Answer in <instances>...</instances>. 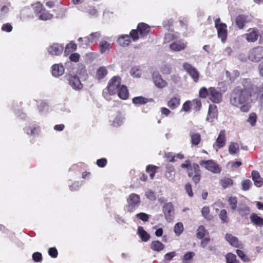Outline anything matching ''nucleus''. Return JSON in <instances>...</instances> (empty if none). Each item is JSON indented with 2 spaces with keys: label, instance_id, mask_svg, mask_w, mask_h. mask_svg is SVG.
<instances>
[{
  "label": "nucleus",
  "instance_id": "obj_1",
  "mask_svg": "<svg viewBox=\"0 0 263 263\" xmlns=\"http://www.w3.org/2000/svg\"><path fill=\"white\" fill-rule=\"evenodd\" d=\"M251 93L249 88L237 87L230 96V103L235 107H240L242 112H248L250 108Z\"/></svg>",
  "mask_w": 263,
  "mask_h": 263
},
{
  "label": "nucleus",
  "instance_id": "obj_2",
  "mask_svg": "<svg viewBox=\"0 0 263 263\" xmlns=\"http://www.w3.org/2000/svg\"><path fill=\"white\" fill-rule=\"evenodd\" d=\"M121 86V78L117 76L112 77L109 81L107 88L103 90V97L106 100H109L110 96L116 94Z\"/></svg>",
  "mask_w": 263,
  "mask_h": 263
},
{
  "label": "nucleus",
  "instance_id": "obj_3",
  "mask_svg": "<svg viewBox=\"0 0 263 263\" xmlns=\"http://www.w3.org/2000/svg\"><path fill=\"white\" fill-rule=\"evenodd\" d=\"M127 204L125 206L127 212L132 213L139 206L141 200L140 196L135 193L130 194L126 199Z\"/></svg>",
  "mask_w": 263,
  "mask_h": 263
},
{
  "label": "nucleus",
  "instance_id": "obj_4",
  "mask_svg": "<svg viewBox=\"0 0 263 263\" xmlns=\"http://www.w3.org/2000/svg\"><path fill=\"white\" fill-rule=\"evenodd\" d=\"M137 30H132L130 32V36L134 41H136L139 39L138 32L141 37H144L149 32L150 27L145 23H140L137 26Z\"/></svg>",
  "mask_w": 263,
  "mask_h": 263
},
{
  "label": "nucleus",
  "instance_id": "obj_5",
  "mask_svg": "<svg viewBox=\"0 0 263 263\" xmlns=\"http://www.w3.org/2000/svg\"><path fill=\"white\" fill-rule=\"evenodd\" d=\"M248 57L253 62H258L263 59V47L257 46L251 49L248 52Z\"/></svg>",
  "mask_w": 263,
  "mask_h": 263
},
{
  "label": "nucleus",
  "instance_id": "obj_6",
  "mask_svg": "<svg viewBox=\"0 0 263 263\" xmlns=\"http://www.w3.org/2000/svg\"><path fill=\"white\" fill-rule=\"evenodd\" d=\"M64 78L74 90H79L83 88V84L76 74H67L65 76Z\"/></svg>",
  "mask_w": 263,
  "mask_h": 263
},
{
  "label": "nucleus",
  "instance_id": "obj_7",
  "mask_svg": "<svg viewBox=\"0 0 263 263\" xmlns=\"http://www.w3.org/2000/svg\"><path fill=\"white\" fill-rule=\"evenodd\" d=\"M199 164L215 174H219L221 171L220 166L212 160H202L199 162Z\"/></svg>",
  "mask_w": 263,
  "mask_h": 263
},
{
  "label": "nucleus",
  "instance_id": "obj_8",
  "mask_svg": "<svg viewBox=\"0 0 263 263\" xmlns=\"http://www.w3.org/2000/svg\"><path fill=\"white\" fill-rule=\"evenodd\" d=\"M215 27L217 30V33L219 38L224 43L227 37V25L225 24L221 23L219 18L215 20Z\"/></svg>",
  "mask_w": 263,
  "mask_h": 263
},
{
  "label": "nucleus",
  "instance_id": "obj_9",
  "mask_svg": "<svg viewBox=\"0 0 263 263\" xmlns=\"http://www.w3.org/2000/svg\"><path fill=\"white\" fill-rule=\"evenodd\" d=\"M101 36V33L100 31L92 32L89 35L85 37V44H80V47L86 48L91 44L96 43Z\"/></svg>",
  "mask_w": 263,
  "mask_h": 263
},
{
  "label": "nucleus",
  "instance_id": "obj_10",
  "mask_svg": "<svg viewBox=\"0 0 263 263\" xmlns=\"http://www.w3.org/2000/svg\"><path fill=\"white\" fill-rule=\"evenodd\" d=\"M163 212L166 220L170 222L174 218V209L171 202L165 203L163 207Z\"/></svg>",
  "mask_w": 263,
  "mask_h": 263
},
{
  "label": "nucleus",
  "instance_id": "obj_11",
  "mask_svg": "<svg viewBox=\"0 0 263 263\" xmlns=\"http://www.w3.org/2000/svg\"><path fill=\"white\" fill-rule=\"evenodd\" d=\"M184 69L189 74L194 81L197 83L198 81L199 73L197 69L188 63H184L183 65Z\"/></svg>",
  "mask_w": 263,
  "mask_h": 263
},
{
  "label": "nucleus",
  "instance_id": "obj_12",
  "mask_svg": "<svg viewBox=\"0 0 263 263\" xmlns=\"http://www.w3.org/2000/svg\"><path fill=\"white\" fill-rule=\"evenodd\" d=\"M64 50V46L62 44L53 43L50 45L47 48V51L52 56L60 55Z\"/></svg>",
  "mask_w": 263,
  "mask_h": 263
},
{
  "label": "nucleus",
  "instance_id": "obj_13",
  "mask_svg": "<svg viewBox=\"0 0 263 263\" xmlns=\"http://www.w3.org/2000/svg\"><path fill=\"white\" fill-rule=\"evenodd\" d=\"M226 137L225 134V130H221L215 142L213 144V147L217 151L218 149L221 148L226 145Z\"/></svg>",
  "mask_w": 263,
  "mask_h": 263
},
{
  "label": "nucleus",
  "instance_id": "obj_14",
  "mask_svg": "<svg viewBox=\"0 0 263 263\" xmlns=\"http://www.w3.org/2000/svg\"><path fill=\"white\" fill-rule=\"evenodd\" d=\"M153 80L155 85L158 88H163L167 85V82L162 78L160 74L157 71L153 72Z\"/></svg>",
  "mask_w": 263,
  "mask_h": 263
},
{
  "label": "nucleus",
  "instance_id": "obj_15",
  "mask_svg": "<svg viewBox=\"0 0 263 263\" xmlns=\"http://www.w3.org/2000/svg\"><path fill=\"white\" fill-rule=\"evenodd\" d=\"M209 97L211 101L214 103H219L222 100L221 93L214 87L209 88Z\"/></svg>",
  "mask_w": 263,
  "mask_h": 263
},
{
  "label": "nucleus",
  "instance_id": "obj_16",
  "mask_svg": "<svg viewBox=\"0 0 263 263\" xmlns=\"http://www.w3.org/2000/svg\"><path fill=\"white\" fill-rule=\"evenodd\" d=\"M218 110L217 106L214 104H210L209 107L208 115L206 117V121L212 122L214 119L217 117Z\"/></svg>",
  "mask_w": 263,
  "mask_h": 263
},
{
  "label": "nucleus",
  "instance_id": "obj_17",
  "mask_svg": "<svg viewBox=\"0 0 263 263\" xmlns=\"http://www.w3.org/2000/svg\"><path fill=\"white\" fill-rule=\"evenodd\" d=\"M26 134L33 137L39 135L40 132V127L38 125L33 124L24 128Z\"/></svg>",
  "mask_w": 263,
  "mask_h": 263
},
{
  "label": "nucleus",
  "instance_id": "obj_18",
  "mask_svg": "<svg viewBox=\"0 0 263 263\" xmlns=\"http://www.w3.org/2000/svg\"><path fill=\"white\" fill-rule=\"evenodd\" d=\"M176 171L174 167L172 165H168L165 172V177L171 182H175Z\"/></svg>",
  "mask_w": 263,
  "mask_h": 263
},
{
  "label": "nucleus",
  "instance_id": "obj_19",
  "mask_svg": "<svg viewBox=\"0 0 263 263\" xmlns=\"http://www.w3.org/2000/svg\"><path fill=\"white\" fill-rule=\"evenodd\" d=\"M186 43H184L183 41H177L172 42L170 45V49L176 52H179L184 50L186 48Z\"/></svg>",
  "mask_w": 263,
  "mask_h": 263
},
{
  "label": "nucleus",
  "instance_id": "obj_20",
  "mask_svg": "<svg viewBox=\"0 0 263 263\" xmlns=\"http://www.w3.org/2000/svg\"><path fill=\"white\" fill-rule=\"evenodd\" d=\"M64 67L61 64H56L52 66V74L55 77L62 76L64 72Z\"/></svg>",
  "mask_w": 263,
  "mask_h": 263
},
{
  "label": "nucleus",
  "instance_id": "obj_21",
  "mask_svg": "<svg viewBox=\"0 0 263 263\" xmlns=\"http://www.w3.org/2000/svg\"><path fill=\"white\" fill-rule=\"evenodd\" d=\"M191 138V143L193 145H198L201 141V136L199 133L191 130L189 133Z\"/></svg>",
  "mask_w": 263,
  "mask_h": 263
},
{
  "label": "nucleus",
  "instance_id": "obj_22",
  "mask_svg": "<svg viewBox=\"0 0 263 263\" xmlns=\"http://www.w3.org/2000/svg\"><path fill=\"white\" fill-rule=\"evenodd\" d=\"M251 174L255 185L257 187L261 186L263 185V179L260 177L258 172L257 171H253Z\"/></svg>",
  "mask_w": 263,
  "mask_h": 263
},
{
  "label": "nucleus",
  "instance_id": "obj_23",
  "mask_svg": "<svg viewBox=\"0 0 263 263\" xmlns=\"http://www.w3.org/2000/svg\"><path fill=\"white\" fill-rule=\"evenodd\" d=\"M111 48V44L106 41H101L99 43V51L101 54H103L109 51Z\"/></svg>",
  "mask_w": 263,
  "mask_h": 263
},
{
  "label": "nucleus",
  "instance_id": "obj_24",
  "mask_svg": "<svg viewBox=\"0 0 263 263\" xmlns=\"http://www.w3.org/2000/svg\"><path fill=\"white\" fill-rule=\"evenodd\" d=\"M108 70L105 67L102 66L97 69L96 73V78L100 81L103 79L107 74Z\"/></svg>",
  "mask_w": 263,
  "mask_h": 263
},
{
  "label": "nucleus",
  "instance_id": "obj_25",
  "mask_svg": "<svg viewBox=\"0 0 263 263\" xmlns=\"http://www.w3.org/2000/svg\"><path fill=\"white\" fill-rule=\"evenodd\" d=\"M117 42L122 47H126L129 45L131 42L130 36L128 35L124 34L119 37Z\"/></svg>",
  "mask_w": 263,
  "mask_h": 263
},
{
  "label": "nucleus",
  "instance_id": "obj_26",
  "mask_svg": "<svg viewBox=\"0 0 263 263\" xmlns=\"http://www.w3.org/2000/svg\"><path fill=\"white\" fill-rule=\"evenodd\" d=\"M124 117L121 113L118 114L112 121L111 125L118 127L123 124L124 121Z\"/></svg>",
  "mask_w": 263,
  "mask_h": 263
},
{
  "label": "nucleus",
  "instance_id": "obj_27",
  "mask_svg": "<svg viewBox=\"0 0 263 263\" xmlns=\"http://www.w3.org/2000/svg\"><path fill=\"white\" fill-rule=\"evenodd\" d=\"M150 247L153 251L160 252L164 249L165 246L158 240H154L151 242Z\"/></svg>",
  "mask_w": 263,
  "mask_h": 263
},
{
  "label": "nucleus",
  "instance_id": "obj_28",
  "mask_svg": "<svg viewBox=\"0 0 263 263\" xmlns=\"http://www.w3.org/2000/svg\"><path fill=\"white\" fill-rule=\"evenodd\" d=\"M11 4L8 3L6 5H4L0 8V20L5 18L10 11Z\"/></svg>",
  "mask_w": 263,
  "mask_h": 263
},
{
  "label": "nucleus",
  "instance_id": "obj_29",
  "mask_svg": "<svg viewBox=\"0 0 263 263\" xmlns=\"http://www.w3.org/2000/svg\"><path fill=\"white\" fill-rule=\"evenodd\" d=\"M180 98L177 97L172 98L167 102L168 107L171 109H175L180 105Z\"/></svg>",
  "mask_w": 263,
  "mask_h": 263
},
{
  "label": "nucleus",
  "instance_id": "obj_30",
  "mask_svg": "<svg viewBox=\"0 0 263 263\" xmlns=\"http://www.w3.org/2000/svg\"><path fill=\"white\" fill-rule=\"evenodd\" d=\"M247 41L249 42H254L257 41L258 37V33L254 30L244 35Z\"/></svg>",
  "mask_w": 263,
  "mask_h": 263
},
{
  "label": "nucleus",
  "instance_id": "obj_31",
  "mask_svg": "<svg viewBox=\"0 0 263 263\" xmlns=\"http://www.w3.org/2000/svg\"><path fill=\"white\" fill-rule=\"evenodd\" d=\"M250 218L254 224L259 227L263 226V218L259 217L257 214L252 213Z\"/></svg>",
  "mask_w": 263,
  "mask_h": 263
},
{
  "label": "nucleus",
  "instance_id": "obj_32",
  "mask_svg": "<svg viewBox=\"0 0 263 263\" xmlns=\"http://www.w3.org/2000/svg\"><path fill=\"white\" fill-rule=\"evenodd\" d=\"M138 234L143 241L146 242L149 238V235L143 229V227H139L138 228Z\"/></svg>",
  "mask_w": 263,
  "mask_h": 263
},
{
  "label": "nucleus",
  "instance_id": "obj_33",
  "mask_svg": "<svg viewBox=\"0 0 263 263\" xmlns=\"http://www.w3.org/2000/svg\"><path fill=\"white\" fill-rule=\"evenodd\" d=\"M118 95L121 99L126 100L128 97V91L127 87L124 85H122L117 92Z\"/></svg>",
  "mask_w": 263,
  "mask_h": 263
},
{
  "label": "nucleus",
  "instance_id": "obj_34",
  "mask_svg": "<svg viewBox=\"0 0 263 263\" xmlns=\"http://www.w3.org/2000/svg\"><path fill=\"white\" fill-rule=\"evenodd\" d=\"M226 239L233 247H239V243L238 239L231 234H227L225 236Z\"/></svg>",
  "mask_w": 263,
  "mask_h": 263
},
{
  "label": "nucleus",
  "instance_id": "obj_35",
  "mask_svg": "<svg viewBox=\"0 0 263 263\" xmlns=\"http://www.w3.org/2000/svg\"><path fill=\"white\" fill-rule=\"evenodd\" d=\"M219 183L223 189H226L233 185V181L231 178L224 177L220 180Z\"/></svg>",
  "mask_w": 263,
  "mask_h": 263
},
{
  "label": "nucleus",
  "instance_id": "obj_36",
  "mask_svg": "<svg viewBox=\"0 0 263 263\" xmlns=\"http://www.w3.org/2000/svg\"><path fill=\"white\" fill-rule=\"evenodd\" d=\"M246 17L245 15H240L236 17L235 20L236 24L237 27L242 29L243 28L246 22Z\"/></svg>",
  "mask_w": 263,
  "mask_h": 263
},
{
  "label": "nucleus",
  "instance_id": "obj_37",
  "mask_svg": "<svg viewBox=\"0 0 263 263\" xmlns=\"http://www.w3.org/2000/svg\"><path fill=\"white\" fill-rule=\"evenodd\" d=\"M239 151V147L238 144L235 142H231L229 147V153L233 155L238 153Z\"/></svg>",
  "mask_w": 263,
  "mask_h": 263
},
{
  "label": "nucleus",
  "instance_id": "obj_38",
  "mask_svg": "<svg viewBox=\"0 0 263 263\" xmlns=\"http://www.w3.org/2000/svg\"><path fill=\"white\" fill-rule=\"evenodd\" d=\"M53 16V14L50 13L44 9L42 12L39 15V18L41 20L46 21L51 19Z\"/></svg>",
  "mask_w": 263,
  "mask_h": 263
},
{
  "label": "nucleus",
  "instance_id": "obj_39",
  "mask_svg": "<svg viewBox=\"0 0 263 263\" xmlns=\"http://www.w3.org/2000/svg\"><path fill=\"white\" fill-rule=\"evenodd\" d=\"M77 46L73 42H70L65 47L64 51L65 55H67L69 52L75 51L77 49Z\"/></svg>",
  "mask_w": 263,
  "mask_h": 263
},
{
  "label": "nucleus",
  "instance_id": "obj_40",
  "mask_svg": "<svg viewBox=\"0 0 263 263\" xmlns=\"http://www.w3.org/2000/svg\"><path fill=\"white\" fill-rule=\"evenodd\" d=\"M133 103L136 105H142L147 102V99L143 97H136L133 99Z\"/></svg>",
  "mask_w": 263,
  "mask_h": 263
},
{
  "label": "nucleus",
  "instance_id": "obj_41",
  "mask_svg": "<svg viewBox=\"0 0 263 263\" xmlns=\"http://www.w3.org/2000/svg\"><path fill=\"white\" fill-rule=\"evenodd\" d=\"M227 263H239V261L236 259V256L235 254L229 253L226 256Z\"/></svg>",
  "mask_w": 263,
  "mask_h": 263
},
{
  "label": "nucleus",
  "instance_id": "obj_42",
  "mask_svg": "<svg viewBox=\"0 0 263 263\" xmlns=\"http://www.w3.org/2000/svg\"><path fill=\"white\" fill-rule=\"evenodd\" d=\"M157 168V167L155 165H149L147 166L146 171L147 173H149V176L151 179L154 178Z\"/></svg>",
  "mask_w": 263,
  "mask_h": 263
},
{
  "label": "nucleus",
  "instance_id": "obj_43",
  "mask_svg": "<svg viewBox=\"0 0 263 263\" xmlns=\"http://www.w3.org/2000/svg\"><path fill=\"white\" fill-rule=\"evenodd\" d=\"M33 8L34 9V13L37 15H40L44 10L42 4L40 2H37L33 5Z\"/></svg>",
  "mask_w": 263,
  "mask_h": 263
},
{
  "label": "nucleus",
  "instance_id": "obj_44",
  "mask_svg": "<svg viewBox=\"0 0 263 263\" xmlns=\"http://www.w3.org/2000/svg\"><path fill=\"white\" fill-rule=\"evenodd\" d=\"M189 177H192V180L195 184H197L200 180V174H193V172L187 171Z\"/></svg>",
  "mask_w": 263,
  "mask_h": 263
},
{
  "label": "nucleus",
  "instance_id": "obj_45",
  "mask_svg": "<svg viewBox=\"0 0 263 263\" xmlns=\"http://www.w3.org/2000/svg\"><path fill=\"white\" fill-rule=\"evenodd\" d=\"M229 205L232 210H235L237 207V200L235 197H230L228 200Z\"/></svg>",
  "mask_w": 263,
  "mask_h": 263
},
{
  "label": "nucleus",
  "instance_id": "obj_46",
  "mask_svg": "<svg viewBox=\"0 0 263 263\" xmlns=\"http://www.w3.org/2000/svg\"><path fill=\"white\" fill-rule=\"evenodd\" d=\"M130 74L132 76L139 78L141 74V70L138 66H134L131 68Z\"/></svg>",
  "mask_w": 263,
  "mask_h": 263
},
{
  "label": "nucleus",
  "instance_id": "obj_47",
  "mask_svg": "<svg viewBox=\"0 0 263 263\" xmlns=\"http://www.w3.org/2000/svg\"><path fill=\"white\" fill-rule=\"evenodd\" d=\"M183 231V226L181 222L177 223L174 227V232L176 235H180Z\"/></svg>",
  "mask_w": 263,
  "mask_h": 263
},
{
  "label": "nucleus",
  "instance_id": "obj_48",
  "mask_svg": "<svg viewBox=\"0 0 263 263\" xmlns=\"http://www.w3.org/2000/svg\"><path fill=\"white\" fill-rule=\"evenodd\" d=\"M145 195L148 199L151 201L156 200L157 198L155 192L151 190H147L145 193Z\"/></svg>",
  "mask_w": 263,
  "mask_h": 263
},
{
  "label": "nucleus",
  "instance_id": "obj_49",
  "mask_svg": "<svg viewBox=\"0 0 263 263\" xmlns=\"http://www.w3.org/2000/svg\"><path fill=\"white\" fill-rule=\"evenodd\" d=\"M209 213L210 209L208 206H204L201 210L202 215L208 220H210L212 218V216Z\"/></svg>",
  "mask_w": 263,
  "mask_h": 263
},
{
  "label": "nucleus",
  "instance_id": "obj_50",
  "mask_svg": "<svg viewBox=\"0 0 263 263\" xmlns=\"http://www.w3.org/2000/svg\"><path fill=\"white\" fill-rule=\"evenodd\" d=\"M206 232L204 227L203 226H200L197 229V237L201 239L205 236Z\"/></svg>",
  "mask_w": 263,
  "mask_h": 263
},
{
  "label": "nucleus",
  "instance_id": "obj_51",
  "mask_svg": "<svg viewBox=\"0 0 263 263\" xmlns=\"http://www.w3.org/2000/svg\"><path fill=\"white\" fill-rule=\"evenodd\" d=\"M195 253L193 252H189L183 256V263H190V261L194 256Z\"/></svg>",
  "mask_w": 263,
  "mask_h": 263
},
{
  "label": "nucleus",
  "instance_id": "obj_52",
  "mask_svg": "<svg viewBox=\"0 0 263 263\" xmlns=\"http://www.w3.org/2000/svg\"><path fill=\"white\" fill-rule=\"evenodd\" d=\"M241 184L242 189L244 191H247L250 189L252 183L250 180L246 179L242 181Z\"/></svg>",
  "mask_w": 263,
  "mask_h": 263
},
{
  "label": "nucleus",
  "instance_id": "obj_53",
  "mask_svg": "<svg viewBox=\"0 0 263 263\" xmlns=\"http://www.w3.org/2000/svg\"><path fill=\"white\" fill-rule=\"evenodd\" d=\"M188 171H190V172H193L194 174H200L199 166L197 163H193L192 165H191Z\"/></svg>",
  "mask_w": 263,
  "mask_h": 263
},
{
  "label": "nucleus",
  "instance_id": "obj_54",
  "mask_svg": "<svg viewBox=\"0 0 263 263\" xmlns=\"http://www.w3.org/2000/svg\"><path fill=\"white\" fill-rule=\"evenodd\" d=\"M21 14L23 17H30L32 16V15L31 13V10L29 8H24L22 10Z\"/></svg>",
  "mask_w": 263,
  "mask_h": 263
},
{
  "label": "nucleus",
  "instance_id": "obj_55",
  "mask_svg": "<svg viewBox=\"0 0 263 263\" xmlns=\"http://www.w3.org/2000/svg\"><path fill=\"white\" fill-rule=\"evenodd\" d=\"M237 255L245 262L248 261L249 258L245 254V253L240 250H236V251Z\"/></svg>",
  "mask_w": 263,
  "mask_h": 263
},
{
  "label": "nucleus",
  "instance_id": "obj_56",
  "mask_svg": "<svg viewBox=\"0 0 263 263\" xmlns=\"http://www.w3.org/2000/svg\"><path fill=\"white\" fill-rule=\"evenodd\" d=\"M32 257L35 262H41L42 260V255L40 252H36L33 253Z\"/></svg>",
  "mask_w": 263,
  "mask_h": 263
},
{
  "label": "nucleus",
  "instance_id": "obj_57",
  "mask_svg": "<svg viewBox=\"0 0 263 263\" xmlns=\"http://www.w3.org/2000/svg\"><path fill=\"white\" fill-rule=\"evenodd\" d=\"M219 217L223 223L228 222L227 213L226 210H222L220 211Z\"/></svg>",
  "mask_w": 263,
  "mask_h": 263
},
{
  "label": "nucleus",
  "instance_id": "obj_58",
  "mask_svg": "<svg viewBox=\"0 0 263 263\" xmlns=\"http://www.w3.org/2000/svg\"><path fill=\"white\" fill-rule=\"evenodd\" d=\"M209 89L208 90L205 87H202L199 90V96L200 97L205 98L207 96H209Z\"/></svg>",
  "mask_w": 263,
  "mask_h": 263
},
{
  "label": "nucleus",
  "instance_id": "obj_59",
  "mask_svg": "<svg viewBox=\"0 0 263 263\" xmlns=\"http://www.w3.org/2000/svg\"><path fill=\"white\" fill-rule=\"evenodd\" d=\"M247 121L252 126H254L256 122V115L254 113L251 114Z\"/></svg>",
  "mask_w": 263,
  "mask_h": 263
},
{
  "label": "nucleus",
  "instance_id": "obj_60",
  "mask_svg": "<svg viewBox=\"0 0 263 263\" xmlns=\"http://www.w3.org/2000/svg\"><path fill=\"white\" fill-rule=\"evenodd\" d=\"M12 26L9 23H6L2 25V30L3 31L10 32L12 30Z\"/></svg>",
  "mask_w": 263,
  "mask_h": 263
},
{
  "label": "nucleus",
  "instance_id": "obj_61",
  "mask_svg": "<svg viewBox=\"0 0 263 263\" xmlns=\"http://www.w3.org/2000/svg\"><path fill=\"white\" fill-rule=\"evenodd\" d=\"M176 256V252L173 251L166 253L164 257V260L165 261H168L172 260V259Z\"/></svg>",
  "mask_w": 263,
  "mask_h": 263
},
{
  "label": "nucleus",
  "instance_id": "obj_62",
  "mask_svg": "<svg viewBox=\"0 0 263 263\" xmlns=\"http://www.w3.org/2000/svg\"><path fill=\"white\" fill-rule=\"evenodd\" d=\"M257 97L259 99L260 101L263 103V84L257 89Z\"/></svg>",
  "mask_w": 263,
  "mask_h": 263
},
{
  "label": "nucleus",
  "instance_id": "obj_63",
  "mask_svg": "<svg viewBox=\"0 0 263 263\" xmlns=\"http://www.w3.org/2000/svg\"><path fill=\"white\" fill-rule=\"evenodd\" d=\"M175 39V35L172 33H168L165 34L164 43H168Z\"/></svg>",
  "mask_w": 263,
  "mask_h": 263
},
{
  "label": "nucleus",
  "instance_id": "obj_64",
  "mask_svg": "<svg viewBox=\"0 0 263 263\" xmlns=\"http://www.w3.org/2000/svg\"><path fill=\"white\" fill-rule=\"evenodd\" d=\"M48 254L51 257L55 258L57 257L58 253L57 249L53 247L49 249Z\"/></svg>",
  "mask_w": 263,
  "mask_h": 263
}]
</instances>
